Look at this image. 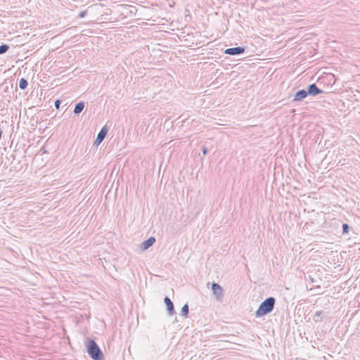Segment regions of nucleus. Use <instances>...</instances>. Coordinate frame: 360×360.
Here are the masks:
<instances>
[{"label": "nucleus", "mask_w": 360, "mask_h": 360, "mask_svg": "<svg viewBox=\"0 0 360 360\" xmlns=\"http://www.w3.org/2000/svg\"><path fill=\"white\" fill-rule=\"evenodd\" d=\"M108 131V127L106 126H103L97 135V137L94 141V145L98 146L106 136Z\"/></svg>", "instance_id": "obj_4"}, {"label": "nucleus", "mask_w": 360, "mask_h": 360, "mask_svg": "<svg viewBox=\"0 0 360 360\" xmlns=\"http://www.w3.org/2000/svg\"><path fill=\"white\" fill-rule=\"evenodd\" d=\"M321 314H322V311H318L315 313V314L313 316V320L315 321V322H319V321H321Z\"/></svg>", "instance_id": "obj_13"}, {"label": "nucleus", "mask_w": 360, "mask_h": 360, "mask_svg": "<svg viewBox=\"0 0 360 360\" xmlns=\"http://www.w3.org/2000/svg\"><path fill=\"white\" fill-rule=\"evenodd\" d=\"M9 49V46L6 44H2L0 46V55L5 53Z\"/></svg>", "instance_id": "obj_14"}, {"label": "nucleus", "mask_w": 360, "mask_h": 360, "mask_svg": "<svg viewBox=\"0 0 360 360\" xmlns=\"http://www.w3.org/2000/svg\"><path fill=\"white\" fill-rule=\"evenodd\" d=\"M276 299L274 297H269L264 300L259 306L255 312L257 317L265 316L271 312L274 308Z\"/></svg>", "instance_id": "obj_1"}, {"label": "nucleus", "mask_w": 360, "mask_h": 360, "mask_svg": "<svg viewBox=\"0 0 360 360\" xmlns=\"http://www.w3.org/2000/svg\"><path fill=\"white\" fill-rule=\"evenodd\" d=\"M307 93L309 96H315L319 94L323 93V91L319 89L314 83L309 84L307 89Z\"/></svg>", "instance_id": "obj_5"}, {"label": "nucleus", "mask_w": 360, "mask_h": 360, "mask_svg": "<svg viewBox=\"0 0 360 360\" xmlns=\"http://www.w3.org/2000/svg\"><path fill=\"white\" fill-rule=\"evenodd\" d=\"M87 14V11H81L79 15H78V18H84Z\"/></svg>", "instance_id": "obj_16"}, {"label": "nucleus", "mask_w": 360, "mask_h": 360, "mask_svg": "<svg viewBox=\"0 0 360 360\" xmlns=\"http://www.w3.org/2000/svg\"><path fill=\"white\" fill-rule=\"evenodd\" d=\"M188 311H189V307H188V304H185L182 308H181V315L184 316V317H187L188 314Z\"/></svg>", "instance_id": "obj_11"}, {"label": "nucleus", "mask_w": 360, "mask_h": 360, "mask_svg": "<svg viewBox=\"0 0 360 360\" xmlns=\"http://www.w3.org/2000/svg\"><path fill=\"white\" fill-rule=\"evenodd\" d=\"M307 92V90H304V89L299 90L295 94V95L292 99V102H297V101H302L304 98H305L308 96V94Z\"/></svg>", "instance_id": "obj_8"}, {"label": "nucleus", "mask_w": 360, "mask_h": 360, "mask_svg": "<svg viewBox=\"0 0 360 360\" xmlns=\"http://www.w3.org/2000/svg\"><path fill=\"white\" fill-rule=\"evenodd\" d=\"M84 106H85L84 102L80 101V102L77 103L75 106L74 111H73L74 113L76 115L79 114L84 110Z\"/></svg>", "instance_id": "obj_10"}, {"label": "nucleus", "mask_w": 360, "mask_h": 360, "mask_svg": "<svg viewBox=\"0 0 360 360\" xmlns=\"http://www.w3.org/2000/svg\"><path fill=\"white\" fill-rule=\"evenodd\" d=\"M349 226L347 224H342V233L343 234H347L349 231Z\"/></svg>", "instance_id": "obj_15"}, {"label": "nucleus", "mask_w": 360, "mask_h": 360, "mask_svg": "<svg viewBox=\"0 0 360 360\" xmlns=\"http://www.w3.org/2000/svg\"><path fill=\"white\" fill-rule=\"evenodd\" d=\"M86 349L93 360H104L101 349L94 340H88Z\"/></svg>", "instance_id": "obj_2"}, {"label": "nucleus", "mask_w": 360, "mask_h": 360, "mask_svg": "<svg viewBox=\"0 0 360 360\" xmlns=\"http://www.w3.org/2000/svg\"><path fill=\"white\" fill-rule=\"evenodd\" d=\"M202 153L204 155H205L207 153V149L205 146H203L202 148Z\"/></svg>", "instance_id": "obj_18"}, {"label": "nucleus", "mask_w": 360, "mask_h": 360, "mask_svg": "<svg viewBox=\"0 0 360 360\" xmlns=\"http://www.w3.org/2000/svg\"><path fill=\"white\" fill-rule=\"evenodd\" d=\"M155 242V238L154 237H150L146 240L143 241L141 244V249L143 250H146L151 247Z\"/></svg>", "instance_id": "obj_9"}, {"label": "nucleus", "mask_w": 360, "mask_h": 360, "mask_svg": "<svg viewBox=\"0 0 360 360\" xmlns=\"http://www.w3.org/2000/svg\"><path fill=\"white\" fill-rule=\"evenodd\" d=\"M61 101L60 100H56L54 103V105L56 109H59Z\"/></svg>", "instance_id": "obj_17"}, {"label": "nucleus", "mask_w": 360, "mask_h": 360, "mask_svg": "<svg viewBox=\"0 0 360 360\" xmlns=\"http://www.w3.org/2000/svg\"><path fill=\"white\" fill-rule=\"evenodd\" d=\"M28 86V82L25 78H21L19 82V87L20 89L24 90Z\"/></svg>", "instance_id": "obj_12"}, {"label": "nucleus", "mask_w": 360, "mask_h": 360, "mask_svg": "<svg viewBox=\"0 0 360 360\" xmlns=\"http://www.w3.org/2000/svg\"><path fill=\"white\" fill-rule=\"evenodd\" d=\"M245 51V48L243 46H237L233 48L226 49L224 51V53L231 56H236L243 53Z\"/></svg>", "instance_id": "obj_6"}, {"label": "nucleus", "mask_w": 360, "mask_h": 360, "mask_svg": "<svg viewBox=\"0 0 360 360\" xmlns=\"http://www.w3.org/2000/svg\"><path fill=\"white\" fill-rule=\"evenodd\" d=\"M212 290L217 300L221 301L224 297V290L221 285L217 283H213L212 284Z\"/></svg>", "instance_id": "obj_3"}, {"label": "nucleus", "mask_w": 360, "mask_h": 360, "mask_svg": "<svg viewBox=\"0 0 360 360\" xmlns=\"http://www.w3.org/2000/svg\"><path fill=\"white\" fill-rule=\"evenodd\" d=\"M164 302L167 307V314L169 316L174 315L175 314V309H174V304L172 302V300L168 297H165L164 299Z\"/></svg>", "instance_id": "obj_7"}]
</instances>
